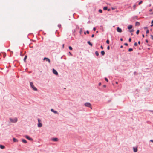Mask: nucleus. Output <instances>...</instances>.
Segmentation results:
<instances>
[{
	"mask_svg": "<svg viewBox=\"0 0 153 153\" xmlns=\"http://www.w3.org/2000/svg\"><path fill=\"white\" fill-rule=\"evenodd\" d=\"M10 122L12 123H16L17 121V118H15L13 119L10 118Z\"/></svg>",
	"mask_w": 153,
	"mask_h": 153,
	"instance_id": "1",
	"label": "nucleus"
},
{
	"mask_svg": "<svg viewBox=\"0 0 153 153\" xmlns=\"http://www.w3.org/2000/svg\"><path fill=\"white\" fill-rule=\"evenodd\" d=\"M30 85L31 87H32V88H33V89L34 90V91H37V89L36 87L34 86L32 82H30Z\"/></svg>",
	"mask_w": 153,
	"mask_h": 153,
	"instance_id": "2",
	"label": "nucleus"
},
{
	"mask_svg": "<svg viewBox=\"0 0 153 153\" xmlns=\"http://www.w3.org/2000/svg\"><path fill=\"white\" fill-rule=\"evenodd\" d=\"M38 126L39 127H41L42 126V124L41 123V120L39 119H38Z\"/></svg>",
	"mask_w": 153,
	"mask_h": 153,
	"instance_id": "3",
	"label": "nucleus"
},
{
	"mask_svg": "<svg viewBox=\"0 0 153 153\" xmlns=\"http://www.w3.org/2000/svg\"><path fill=\"white\" fill-rule=\"evenodd\" d=\"M85 106L90 107L91 109V104L89 103H86L85 104Z\"/></svg>",
	"mask_w": 153,
	"mask_h": 153,
	"instance_id": "4",
	"label": "nucleus"
},
{
	"mask_svg": "<svg viewBox=\"0 0 153 153\" xmlns=\"http://www.w3.org/2000/svg\"><path fill=\"white\" fill-rule=\"evenodd\" d=\"M43 60H45V61H46L48 62L49 63H50V62H51L50 60L48 58L45 57L43 59Z\"/></svg>",
	"mask_w": 153,
	"mask_h": 153,
	"instance_id": "5",
	"label": "nucleus"
},
{
	"mask_svg": "<svg viewBox=\"0 0 153 153\" xmlns=\"http://www.w3.org/2000/svg\"><path fill=\"white\" fill-rule=\"evenodd\" d=\"M53 73L55 75H57L58 74V73L56 71V70H55L54 69H53Z\"/></svg>",
	"mask_w": 153,
	"mask_h": 153,
	"instance_id": "6",
	"label": "nucleus"
},
{
	"mask_svg": "<svg viewBox=\"0 0 153 153\" xmlns=\"http://www.w3.org/2000/svg\"><path fill=\"white\" fill-rule=\"evenodd\" d=\"M117 30L118 32L120 33H121L122 32L121 29L119 27H118L117 28Z\"/></svg>",
	"mask_w": 153,
	"mask_h": 153,
	"instance_id": "7",
	"label": "nucleus"
},
{
	"mask_svg": "<svg viewBox=\"0 0 153 153\" xmlns=\"http://www.w3.org/2000/svg\"><path fill=\"white\" fill-rule=\"evenodd\" d=\"M52 140L54 141H57L58 140V139L57 138H53L52 139Z\"/></svg>",
	"mask_w": 153,
	"mask_h": 153,
	"instance_id": "8",
	"label": "nucleus"
},
{
	"mask_svg": "<svg viewBox=\"0 0 153 153\" xmlns=\"http://www.w3.org/2000/svg\"><path fill=\"white\" fill-rule=\"evenodd\" d=\"M133 151L134 152H136L137 151V147H134L133 148Z\"/></svg>",
	"mask_w": 153,
	"mask_h": 153,
	"instance_id": "9",
	"label": "nucleus"
},
{
	"mask_svg": "<svg viewBox=\"0 0 153 153\" xmlns=\"http://www.w3.org/2000/svg\"><path fill=\"white\" fill-rule=\"evenodd\" d=\"M51 111L53 112L55 114L58 113V112L57 111H54V110L53 109H51Z\"/></svg>",
	"mask_w": 153,
	"mask_h": 153,
	"instance_id": "10",
	"label": "nucleus"
},
{
	"mask_svg": "<svg viewBox=\"0 0 153 153\" xmlns=\"http://www.w3.org/2000/svg\"><path fill=\"white\" fill-rule=\"evenodd\" d=\"M25 137H26L27 139H28L29 140H32V139L31 138H30V137L28 136H25Z\"/></svg>",
	"mask_w": 153,
	"mask_h": 153,
	"instance_id": "11",
	"label": "nucleus"
},
{
	"mask_svg": "<svg viewBox=\"0 0 153 153\" xmlns=\"http://www.w3.org/2000/svg\"><path fill=\"white\" fill-rule=\"evenodd\" d=\"M132 27V26L130 25L128 26V29L130 30L131 29Z\"/></svg>",
	"mask_w": 153,
	"mask_h": 153,
	"instance_id": "12",
	"label": "nucleus"
},
{
	"mask_svg": "<svg viewBox=\"0 0 153 153\" xmlns=\"http://www.w3.org/2000/svg\"><path fill=\"white\" fill-rule=\"evenodd\" d=\"M140 25V23L139 22H136V23H135V25L136 26H139Z\"/></svg>",
	"mask_w": 153,
	"mask_h": 153,
	"instance_id": "13",
	"label": "nucleus"
},
{
	"mask_svg": "<svg viewBox=\"0 0 153 153\" xmlns=\"http://www.w3.org/2000/svg\"><path fill=\"white\" fill-rule=\"evenodd\" d=\"M0 148L3 149L4 148L5 146H4L2 145H0Z\"/></svg>",
	"mask_w": 153,
	"mask_h": 153,
	"instance_id": "14",
	"label": "nucleus"
},
{
	"mask_svg": "<svg viewBox=\"0 0 153 153\" xmlns=\"http://www.w3.org/2000/svg\"><path fill=\"white\" fill-rule=\"evenodd\" d=\"M101 53L102 55L103 56L105 54V52L104 51H101Z\"/></svg>",
	"mask_w": 153,
	"mask_h": 153,
	"instance_id": "15",
	"label": "nucleus"
},
{
	"mask_svg": "<svg viewBox=\"0 0 153 153\" xmlns=\"http://www.w3.org/2000/svg\"><path fill=\"white\" fill-rule=\"evenodd\" d=\"M22 142L23 143H27V141L26 140H25V139H23L22 140Z\"/></svg>",
	"mask_w": 153,
	"mask_h": 153,
	"instance_id": "16",
	"label": "nucleus"
},
{
	"mask_svg": "<svg viewBox=\"0 0 153 153\" xmlns=\"http://www.w3.org/2000/svg\"><path fill=\"white\" fill-rule=\"evenodd\" d=\"M13 141L14 142H18V140L17 139H16L15 138H13Z\"/></svg>",
	"mask_w": 153,
	"mask_h": 153,
	"instance_id": "17",
	"label": "nucleus"
},
{
	"mask_svg": "<svg viewBox=\"0 0 153 153\" xmlns=\"http://www.w3.org/2000/svg\"><path fill=\"white\" fill-rule=\"evenodd\" d=\"M27 56L26 55L25 56V57L24 59V62H26V59H27Z\"/></svg>",
	"mask_w": 153,
	"mask_h": 153,
	"instance_id": "18",
	"label": "nucleus"
},
{
	"mask_svg": "<svg viewBox=\"0 0 153 153\" xmlns=\"http://www.w3.org/2000/svg\"><path fill=\"white\" fill-rule=\"evenodd\" d=\"M87 42L91 46H92V43H91L90 41H88V42Z\"/></svg>",
	"mask_w": 153,
	"mask_h": 153,
	"instance_id": "19",
	"label": "nucleus"
},
{
	"mask_svg": "<svg viewBox=\"0 0 153 153\" xmlns=\"http://www.w3.org/2000/svg\"><path fill=\"white\" fill-rule=\"evenodd\" d=\"M95 54L97 56H98L99 55V53L97 51H96L95 52Z\"/></svg>",
	"mask_w": 153,
	"mask_h": 153,
	"instance_id": "20",
	"label": "nucleus"
},
{
	"mask_svg": "<svg viewBox=\"0 0 153 153\" xmlns=\"http://www.w3.org/2000/svg\"><path fill=\"white\" fill-rule=\"evenodd\" d=\"M103 9L104 10H106L107 9V7H105L103 8Z\"/></svg>",
	"mask_w": 153,
	"mask_h": 153,
	"instance_id": "21",
	"label": "nucleus"
},
{
	"mask_svg": "<svg viewBox=\"0 0 153 153\" xmlns=\"http://www.w3.org/2000/svg\"><path fill=\"white\" fill-rule=\"evenodd\" d=\"M133 51V49L132 48H129V49H128V51L129 52L131 51Z\"/></svg>",
	"mask_w": 153,
	"mask_h": 153,
	"instance_id": "22",
	"label": "nucleus"
},
{
	"mask_svg": "<svg viewBox=\"0 0 153 153\" xmlns=\"http://www.w3.org/2000/svg\"><path fill=\"white\" fill-rule=\"evenodd\" d=\"M99 12L100 13H102V10L101 9H100L99 10Z\"/></svg>",
	"mask_w": 153,
	"mask_h": 153,
	"instance_id": "23",
	"label": "nucleus"
},
{
	"mask_svg": "<svg viewBox=\"0 0 153 153\" xmlns=\"http://www.w3.org/2000/svg\"><path fill=\"white\" fill-rule=\"evenodd\" d=\"M69 48L70 50H72V48L71 46H69Z\"/></svg>",
	"mask_w": 153,
	"mask_h": 153,
	"instance_id": "24",
	"label": "nucleus"
},
{
	"mask_svg": "<svg viewBox=\"0 0 153 153\" xmlns=\"http://www.w3.org/2000/svg\"><path fill=\"white\" fill-rule=\"evenodd\" d=\"M108 44H109V41L108 40H107V41H106V42Z\"/></svg>",
	"mask_w": 153,
	"mask_h": 153,
	"instance_id": "25",
	"label": "nucleus"
},
{
	"mask_svg": "<svg viewBox=\"0 0 153 153\" xmlns=\"http://www.w3.org/2000/svg\"><path fill=\"white\" fill-rule=\"evenodd\" d=\"M139 30H138L136 32V34H138L139 33Z\"/></svg>",
	"mask_w": 153,
	"mask_h": 153,
	"instance_id": "26",
	"label": "nucleus"
},
{
	"mask_svg": "<svg viewBox=\"0 0 153 153\" xmlns=\"http://www.w3.org/2000/svg\"><path fill=\"white\" fill-rule=\"evenodd\" d=\"M134 45L135 46H137V42H135L134 44Z\"/></svg>",
	"mask_w": 153,
	"mask_h": 153,
	"instance_id": "27",
	"label": "nucleus"
},
{
	"mask_svg": "<svg viewBox=\"0 0 153 153\" xmlns=\"http://www.w3.org/2000/svg\"><path fill=\"white\" fill-rule=\"evenodd\" d=\"M142 3V1H140L138 4L139 5H140Z\"/></svg>",
	"mask_w": 153,
	"mask_h": 153,
	"instance_id": "28",
	"label": "nucleus"
},
{
	"mask_svg": "<svg viewBox=\"0 0 153 153\" xmlns=\"http://www.w3.org/2000/svg\"><path fill=\"white\" fill-rule=\"evenodd\" d=\"M151 23L152 24L151 25V26L152 27L153 26V20L152 21Z\"/></svg>",
	"mask_w": 153,
	"mask_h": 153,
	"instance_id": "29",
	"label": "nucleus"
},
{
	"mask_svg": "<svg viewBox=\"0 0 153 153\" xmlns=\"http://www.w3.org/2000/svg\"><path fill=\"white\" fill-rule=\"evenodd\" d=\"M136 7V5H134L133 6V8L134 9H135Z\"/></svg>",
	"mask_w": 153,
	"mask_h": 153,
	"instance_id": "30",
	"label": "nucleus"
},
{
	"mask_svg": "<svg viewBox=\"0 0 153 153\" xmlns=\"http://www.w3.org/2000/svg\"><path fill=\"white\" fill-rule=\"evenodd\" d=\"M149 33V30H147L146 31V34H148Z\"/></svg>",
	"mask_w": 153,
	"mask_h": 153,
	"instance_id": "31",
	"label": "nucleus"
},
{
	"mask_svg": "<svg viewBox=\"0 0 153 153\" xmlns=\"http://www.w3.org/2000/svg\"><path fill=\"white\" fill-rule=\"evenodd\" d=\"M105 80L107 82H108V79L106 78H105Z\"/></svg>",
	"mask_w": 153,
	"mask_h": 153,
	"instance_id": "32",
	"label": "nucleus"
},
{
	"mask_svg": "<svg viewBox=\"0 0 153 153\" xmlns=\"http://www.w3.org/2000/svg\"><path fill=\"white\" fill-rule=\"evenodd\" d=\"M151 38L152 39V40H153V36L152 35H151Z\"/></svg>",
	"mask_w": 153,
	"mask_h": 153,
	"instance_id": "33",
	"label": "nucleus"
},
{
	"mask_svg": "<svg viewBox=\"0 0 153 153\" xmlns=\"http://www.w3.org/2000/svg\"><path fill=\"white\" fill-rule=\"evenodd\" d=\"M107 49L108 50H109L110 49V47L109 46H108L107 48Z\"/></svg>",
	"mask_w": 153,
	"mask_h": 153,
	"instance_id": "34",
	"label": "nucleus"
},
{
	"mask_svg": "<svg viewBox=\"0 0 153 153\" xmlns=\"http://www.w3.org/2000/svg\"><path fill=\"white\" fill-rule=\"evenodd\" d=\"M58 26L60 28L61 27V25H58Z\"/></svg>",
	"mask_w": 153,
	"mask_h": 153,
	"instance_id": "35",
	"label": "nucleus"
},
{
	"mask_svg": "<svg viewBox=\"0 0 153 153\" xmlns=\"http://www.w3.org/2000/svg\"><path fill=\"white\" fill-rule=\"evenodd\" d=\"M131 38H130L129 39V42H131Z\"/></svg>",
	"mask_w": 153,
	"mask_h": 153,
	"instance_id": "36",
	"label": "nucleus"
},
{
	"mask_svg": "<svg viewBox=\"0 0 153 153\" xmlns=\"http://www.w3.org/2000/svg\"><path fill=\"white\" fill-rule=\"evenodd\" d=\"M93 30H94V31H95V30H96V28H95V27H94V28H93Z\"/></svg>",
	"mask_w": 153,
	"mask_h": 153,
	"instance_id": "37",
	"label": "nucleus"
},
{
	"mask_svg": "<svg viewBox=\"0 0 153 153\" xmlns=\"http://www.w3.org/2000/svg\"><path fill=\"white\" fill-rule=\"evenodd\" d=\"M133 31H134V30H130V31H130V32H133Z\"/></svg>",
	"mask_w": 153,
	"mask_h": 153,
	"instance_id": "38",
	"label": "nucleus"
},
{
	"mask_svg": "<svg viewBox=\"0 0 153 153\" xmlns=\"http://www.w3.org/2000/svg\"><path fill=\"white\" fill-rule=\"evenodd\" d=\"M124 45L126 46H127L128 45V44L127 43H125L124 44Z\"/></svg>",
	"mask_w": 153,
	"mask_h": 153,
	"instance_id": "39",
	"label": "nucleus"
},
{
	"mask_svg": "<svg viewBox=\"0 0 153 153\" xmlns=\"http://www.w3.org/2000/svg\"><path fill=\"white\" fill-rule=\"evenodd\" d=\"M86 33L87 34H89V31H86Z\"/></svg>",
	"mask_w": 153,
	"mask_h": 153,
	"instance_id": "40",
	"label": "nucleus"
},
{
	"mask_svg": "<svg viewBox=\"0 0 153 153\" xmlns=\"http://www.w3.org/2000/svg\"><path fill=\"white\" fill-rule=\"evenodd\" d=\"M138 44H140V41H139L138 42Z\"/></svg>",
	"mask_w": 153,
	"mask_h": 153,
	"instance_id": "41",
	"label": "nucleus"
},
{
	"mask_svg": "<svg viewBox=\"0 0 153 153\" xmlns=\"http://www.w3.org/2000/svg\"><path fill=\"white\" fill-rule=\"evenodd\" d=\"M94 35L92 34L91 36L92 37H94Z\"/></svg>",
	"mask_w": 153,
	"mask_h": 153,
	"instance_id": "42",
	"label": "nucleus"
},
{
	"mask_svg": "<svg viewBox=\"0 0 153 153\" xmlns=\"http://www.w3.org/2000/svg\"><path fill=\"white\" fill-rule=\"evenodd\" d=\"M101 85V83L100 82V83H99V86H100V85Z\"/></svg>",
	"mask_w": 153,
	"mask_h": 153,
	"instance_id": "43",
	"label": "nucleus"
},
{
	"mask_svg": "<svg viewBox=\"0 0 153 153\" xmlns=\"http://www.w3.org/2000/svg\"><path fill=\"white\" fill-rule=\"evenodd\" d=\"M100 48H101L102 49H103V47L102 46H101Z\"/></svg>",
	"mask_w": 153,
	"mask_h": 153,
	"instance_id": "44",
	"label": "nucleus"
},
{
	"mask_svg": "<svg viewBox=\"0 0 153 153\" xmlns=\"http://www.w3.org/2000/svg\"><path fill=\"white\" fill-rule=\"evenodd\" d=\"M150 141L152 142H153V140H150Z\"/></svg>",
	"mask_w": 153,
	"mask_h": 153,
	"instance_id": "45",
	"label": "nucleus"
},
{
	"mask_svg": "<svg viewBox=\"0 0 153 153\" xmlns=\"http://www.w3.org/2000/svg\"><path fill=\"white\" fill-rule=\"evenodd\" d=\"M152 11V9H151L149 10V11L151 12Z\"/></svg>",
	"mask_w": 153,
	"mask_h": 153,
	"instance_id": "46",
	"label": "nucleus"
},
{
	"mask_svg": "<svg viewBox=\"0 0 153 153\" xmlns=\"http://www.w3.org/2000/svg\"><path fill=\"white\" fill-rule=\"evenodd\" d=\"M146 42H147V43H148V41L147 40H146Z\"/></svg>",
	"mask_w": 153,
	"mask_h": 153,
	"instance_id": "47",
	"label": "nucleus"
},
{
	"mask_svg": "<svg viewBox=\"0 0 153 153\" xmlns=\"http://www.w3.org/2000/svg\"><path fill=\"white\" fill-rule=\"evenodd\" d=\"M142 36L143 37H144V34H143L142 35Z\"/></svg>",
	"mask_w": 153,
	"mask_h": 153,
	"instance_id": "48",
	"label": "nucleus"
},
{
	"mask_svg": "<svg viewBox=\"0 0 153 153\" xmlns=\"http://www.w3.org/2000/svg\"><path fill=\"white\" fill-rule=\"evenodd\" d=\"M103 87H106V85H103Z\"/></svg>",
	"mask_w": 153,
	"mask_h": 153,
	"instance_id": "49",
	"label": "nucleus"
},
{
	"mask_svg": "<svg viewBox=\"0 0 153 153\" xmlns=\"http://www.w3.org/2000/svg\"><path fill=\"white\" fill-rule=\"evenodd\" d=\"M120 40L121 41H123V39L122 38H121L120 39Z\"/></svg>",
	"mask_w": 153,
	"mask_h": 153,
	"instance_id": "50",
	"label": "nucleus"
},
{
	"mask_svg": "<svg viewBox=\"0 0 153 153\" xmlns=\"http://www.w3.org/2000/svg\"><path fill=\"white\" fill-rule=\"evenodd\" d=\"M144 28L146 29H147V27H145Z\"/></svg>",
	"mask_w": 153,
	"mask_h": 153,
	"instance_id": "51",
	"label": "nucleus"
},
{
	"mask_svg": "<svg viewBox=\"0 0 153 153\" xmlns=\"http://www.w3.org/2000/svg\"><path fill=\"white\" fill-rule=\"evenodd\" d=\"M123 47V46H121V47H120V48H122Z\"/></svg>",
	"mask_w": 153,
	"mask_h": 153,
	"instance_id": "52",
	"label": "nucleus"
},
{
	"mask_svg": "<svg viewBox=\"0 0 153 153\" xmlns=\"http://www.w3.org/2000/svg\"><path fill=\"white\" fill-rule=\"evenodd\" d=\"M84 33V34H86V33H85V32Z\"/></svg>",
	"mask_w": 153,
	"mask_h": 153,
	"instance_id": "53",
	"label": "nucleus"
},
{
	"mask_svg": "<svg viewBox=\"0 0 153 153\" xmlns=\"http://www.w3.org/2000/svg\"><path fill=\"white\" fill-rule=\"evenodd\" d=\"M64 44H63V48L64 47Z\"/></svg>",
	"mask_w": 153,
	"mask_h": 153,
	"instance_id": "54",
	"label": "nucleus"
},
{
	"mask_svg": "<svg viewBox=\"0 0 153 153\" xmlns=\"http://www.w3.org/2000/svg\"><path fill=\"white\" fill-rule=\"evenodd\" d=\"M96 33H98V31H96Z\"/></svg>",
	"mask_w": 153,
	"mask_h": 153,
	"instance_id": "55",
	"label": "nucleus"
},
{
	"mask_svg": "<svg viewBox=\"0 0 153 153\" xmlns=\"http://www.w3.org/2000/svg\"><path fill=\"white\" fill-rule=\"evenodd\" d=\"M70 54H71V55H72V54H71V53L70 52Z\"/></svg>",
	"mask_w": 153,
	"mask_h": 153,
	"instance_id": "56",
	"label": "nucleus"
},
{
	"mask_svg": "<svg viewBox=\"0 0 153 153\" xmlns=\"http://www.w3.org/2000/svg\"><path fill=\"white\" fill-rule=\"evenodd\" d=\"M110 10V9L108 10V11H109Z\"/></svg>",
	"mask_w": 153,
	"mask_h": 153,
	"instance_id": "57",
	"label": "nucleus"
},
{
	"mask_svg": "<svg viewBox=\"0 0 153 153\" xmlns=\"http://www.w3.org/2000/svg\"><path fill=\"white\" fill-rule=\"evenodd\" d=\"M116 84H117V82H116Z\"/></svg>",
	"mask_w": 153,
	"mask_h": 153,
	"instance_id": "58",
	"label": "nucleus"
},
{
	"mask_svg": "<svg viewBox=\"0 0 153 153\" xmlns=\"http://www.w3.org/2000/svg\"><path fill=\"white\" fill-rule=\"evenodd\" d=\"M152 14H153V12L151 13Z\"/></svg>",
	"mask_w": 153,
	"mask_h": 153,
	"instance_id": "59",
	"label": "nucleus"
}]
</instances>
